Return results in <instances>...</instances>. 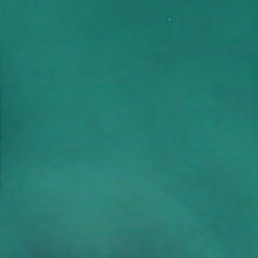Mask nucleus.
I'll list each match as a JSON object with an SVG mask.
<instances>
[{
    "mask_svg": "<svg viewBox=\"0 0 258 258\" xmlns=\"http://www.w3.org/2000/svg\"><path fill=\"white\" fill-rule=\"evenodd\" d=\"M130 123H131V120L130 121Z\"/></svg>",
    "mask_w": 258,
    "mask_h": 258,
    "instance_id": "8",
    "label": "nucleus"
},
{
    "mask_svg": "<svg viewBox=\"0 0 258 258\" xmlns=\"http://www.w3.org/2000/svg\"><path fill=\"white\" fill-rule=\"evenodd\" d=\"M130 94L131 93V91L130 92Z\"/></svg>",
    "mask_w": 258,
    "mask_h": 258,
    "instance_id": "9",
    "label": "nucleus"
},
{
    "mask_svg": "<svg viewBox=\"0 0 258 258\" xmlns=\"http://www.w3.org/2000/svg\"><path fill=\"white\" fill-rule=\"evenodd\" d=\"M130 256H131V253H130Z\"/></svg>",
    "mask_w": 258,
    "mask_h": 258,
    "instance_id": "5",
    "label": "nucleus"
},
{
    "mask_svg": "<svg viewBox=\"0 0 258 258\" xmlns=\"http://www.w3.org/2000/svg\"><path fill=\"white\" fill-rule=\"evenodd\" d=\"M130 256H131V253H130Z\"/></svg>",
    "mask_w": 258,
    "mask_h": 258,
    "instance_id": "4",
    "label": "nucleus"
},
{
    "mask_svg": "<svg viewBox=\"0 0 258 258\" xmlns=\"http://www.w3.org/2000/svg\"><path fill=\"white\" fill-rule=\"evenodd\" d=\"M130 152H131V148H130Z\"/></svg>",
    "mask_w": 258,
    "mask_h": 258,
    "instance_id": "2",
    "label": "nucleus"
},
{
    "mask_svg": "<svg viewBox=\"0 0 258 258\" xmlns=\"http://www.w3.org/2000/svg\"><path fill=\"white\" fill-rule=\"evenodd\" d=\"M130 152H131V148H130Z\"/></svg>",
    "mask_w": 258,
    "mask_h": 258,
    "instance_id": "1",
    "label": "nucleus"
},
{
    "mask_svg": "<svg viewBox=\"0 0 258 258\" xmlns=\"http://www.w3.org/2000/svg\"><path fill=\"white\" fill-rule=\"evenodd\" d=\"M130 110L131 109V107L130 108Z\"/></svg>",
    "mask_w": 258,
    "mask_h": 258,
    "instance_id": "10",
    "label": "nucleus"
},
{
    "mask_svg": "<svg viewBox=\"0 0 258 258\" xmlns=\"http://www.w3.org/2000/svg\"><path fill=\"white\" fill-rule=\"evenodd\" d=\"M130 256H131V253H130Z\"/></svg>",
    "mask_w": 258,
    "mask_h": 258,
    "instance_id": "6",
    "label": "nucleus"
},
{
    "mask_svg": "<svg viewBox=\"0 0 258 258\" xmlns=\"http://www.w3.org/2000/svg\"><path fill=\"white\" fill-rule=\"evenodd\" d=\"M130 152H131V148H130Z\"/></svg>",
    "mask_w": 258,
    "mask_h": 258,
    "instance_id": "3",
    "label": "nucleus"
},
{
    "mask_svg": "<svg viewBox=\"0 0 258 258\" xmlns=\"http://www.w3.org/2000/svg\"><path fill=\"white\" fill-rule=\"evenodd\" d=\"M130 123H131V120L130 121Z\"/></svg>",
    "mask_w": 258,
    "mask_h": 258,
    "instance_id": "7",
    "label": "nucleus"
}]
</instances>
